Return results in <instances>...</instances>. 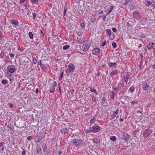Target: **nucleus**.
Masks as SVG:
<instances>
[{
	"label": "nucleus",
	"mask_w": 155,
	"mask_h": 155,
	"mask_svg": "<svg viewBox=\"0 0 155 155\" xmlns=\"http://www.w3.org/2000/svg\"><path fill=\"white\" fill-rule=\"evenodd\" d=\"M75 70V66L72 63L69 64L68 66V68L66 70L67 73L71 74L73 73Z\"/></svg>",
	"instance_id": "nucleus-1"
},
{
	"label": "nucleus",
	"mask_w": 155,
	"mask_h": 155,
	"mask_svg": "<svg viewBox=\"0 0 155 155\" xmlns=\"http://www.w3.org/2000/svg\"><path fill=\"white\" fill-rule=\"evenodd\" d=\"M152 130L149 128L145 129L143 131V137L146 140L147 139L151 133L152 132Z\"/></svg>",
	"instance_id": "nucleus-2"
},
{
	"label": "nucleus",
	"mask_w": 155,
	"mask_h": 155,
	"mask_svg": "<svg viewBox=\"0 0 155 155\" xmlns=\"http://www.w3.org/2000/svg\"><path fill=\"white\" fill-rule=\"evenodd\" d=\"M130 73L127 72H124L121 74L122 79L126 84H127V81L130 77Z\"/></svg>",
	"instance_id": "nucleus-3"
},
{
	"label": "nucleus",
	"mask_w": 155,
	"mask_h": 155,
	"mask_svg": "<svg viewBox=\"0 0 155 155\" xmlns=\"http://www.w3.org/2000/svg\"><path fill=\"white\" fill-rule=\"evenodd\" d=\"M106 34L109 36L110 39L113 40L115 38V35L113 33L111 32V30L110 29H107L105 30Z\"/></svg>",
	"instance_id": "nucleus-4"
},
{
	"label": "nucleus",
	"mask_w": 155,
	"mask_h": 155,
	"mask_svg": "<svg viewBox=\"0 0 155 155\" xmlns=\"http://www.w3.org/2000/svg\"><path fill=\"white\" fill-rule=\"evenodd\" d=\"M43 137V134L42 133L40 132L34 138V141L35 143H38L41 140Z\"/></svg>",
	"instance_id": "nucleus-5"
},
{
	"label": "nucleus",
	"mask_w": 155,
	"mask_h": 155,
	"mask_svg": "<svg viewBox=\"0 0 155 155\" xmlns=\"http://www.w3.org/2000/svg\"><path fill=\"white\" fill-rule=\"evenodd\" d=\"M133 17L137 20H139L141 18L139 12L137 10H134L133 12Z\"/></svg>",
	"instance_id": "nucleus-6"
},
{
	"label": "nucleus",
	"mask_w": 155,
	"mask_h": 155,
	"mask_svg": "<svg viewBox=\"0 0 155 155\" xmlns=\"http://www.w3.org/2000/svg\"><path fill=\"white\" fill-rule=\"evenodd\" d=\"M7 69L9 73H13L16 70L15 66L14 65H9L7 67Z\"/></svg>",
	"instance_id": "nucleus-7"
},
{
	"label": "nucleus",
	"mask_w": 155,
	"mask_h": 155,
	"mask_svg": "<svg viewBox=\"0 0 155 155\" xmlns=\"http://www.w3.org/2000/svg\"><path fill=\"white\" fill-rule=\"evenodd\" d=\"M91 129L93 133H96L100 131L101 129V127L97 125H95L94 126L91 127Z\"/></svg>",
	"instance_id": "nucleus-8"
},
{
	"label": "nucleus",
	"mask_w": 155,
	"mask_h": 155,
	"mask_svg": "<svg viewBox=\"0 0 155 155\" xmlns=\"http://www.w3.org/2000/svg\"><path fill=\"white\" fill-rule=\"evenodd\" d=\"M123 140L125 141L127 143H128L130 139V137L127 133L124 132L123 133Z\"/></svg>",
	"instance_id": "nucleus-9"
},
{
	"label": "nucleus",
	"mask_w": 155,
	"mask_h": 155,
	"mask_svg": "<svg viewBox=\"0 0 155 155\" xmlns=\"http://www.w3.org/2000/svg\"><path fill=\"white\" fill-rule=\"evenodd\" d=\"M150 84L145 81L142 84V88L144 91H147L150 88Z\"/></svg>",
	"instance_id": "nucleus-10"
},
{
	"label": "nucleus",
	"mask_w": 155,
	"mask_h": 155,
	"mask_svg": "<svg viewBox=\"0 0 155 155\" xmlns=\"http://www.w3.org/2000/svg\"><path fill=\"white\" fill-rule=\"evenodd\" d=\"M73 143L76 145L82 146L83 143L82 140L78 139H74L73 140Z\"/></svg>",
	"instance_id": "nucleus-11"
},
{
	"label": "nucleus",
	"mask_w": 155,
	"mask_h": 155,
	"mask_svg": "<svg viewBox=\"0 0 155 155\" xmlns=\"http://www.w3.org/2000/svg\"><path fill=\"white\" fill-rule=\"evenodd\" d=\"M119 112V109L117 108L115 111H113L111 112L112 114L111 115L110 120H112L114 119L116 116L118 114Z\"/></svg>",
	"instance_id": "nucleus-12"
},
{
	"label": "nucleus",
	"mask_w": 155,
	"mask_h": 155,
	"mask_svg": "<svg viewBox=\"0 0 155 155\" xmlns=\"http://www.w3.org/2000/svg\"><path fill=\"white\" fill-rule=\"evenodd\" d=\"M90 47V45L89 44L85 43L84 44L82 47V48L83 49V51L84 52H86L89 49Z\"/></svg>",
	"instance_id": "nucleus-13"
},
{
	"label": "nucleus",
	"mask_w": 155,
	"mask_h": 155,
	"mask_svg": "<svg viewBox=\"0 0 155 155\" xmlns=\"http://www.w3.org/2000/svg\"><path fill=\"white\" fill-rule=\"evenodd\" d=\"M100 51V49L98 48H95L92 51V53L95 55H97Z\"/></svg>",
	"instance_id": "nucleus-14"
},
{
	"label": "nucleus",
	"mask_w": 155,
	"mask_h": 155,
	"mask_svg": "<svg viewBox=\"0 0 155 155\" xmlns=\"http://www.w3.org/2000/svg\"><path fill=\"white\" fill-rule=\"evenodd\" d=\"M76 41L77 42H80L81 43H84L86 41L82 37L80 38H77Z\"/></svg>",
	"instance_id": "nucleus-15"
},
{
	"label": "nucleus",
	"mask_w": 155,
	"mask_h": 155,
	"mask_svg": "<svg viewBox=\"0 0 155 155\" xmlns=\"http://www.w3.org/2000/svg\"><path fill=\"white\" fill-rule=\"evenodd\" d=\"M154 43L153 42L150 43H149L147 46V48L149 49V50H152L154 48Z\"/></svg>",
	"instance_id": "nucleus-16"
},
{
	"label": "nucleus",
	"mask_w": 155,
	"mask_h": 155,
	"mask_svg": "<svg viewBox=\"0 0 155 155\" xmlns=\"http://www.w3.org/2000/svg\"><path fill=\"white\" fill-rule=\"evenodd\" d=\"M32 5H38L40 3L41 0H31Z\"/></svg>",
	"instance_id": "nucleus-17"
},
{
	"label": "nucleus",
	"mask_w": 155,
	"mask_h": 155,
	"mask_svg": "<svg viewBox=\"0 0 155 155\" xmlns=\"http://www.w3.org/2000/svg\"><path fill=\"white\" fill-rule=\"evenodd\" d=\"M11 23L12 25H18V22L17 20L15 19L10 20Z\"/></svg>",
	"instance_id": "nucleus-18"
},
{
	"label": "nucleus",
	"mask_w": 155,
	"mask_h": 155,
	"mask_svg": "<svg viewBox=\"0 0 155 155\" xmlns=\"http://www.w3.org/2000/svg\"><path fill=\"white\" fill-rule=\"evenodd\" d=\"M93 142L95 143H99L100 142V139L97 137H95L93 139Z\"/></svg>",
	"instance_id": "nucleus-19"
},
{
	"label": "nucleus",
	"mask_w": 155,
	"mask_h": 155,
	"mask_svg": "<svg viewBox=\"0 0 155 155\" xmlns=\"http://www.w3.org/2000/svg\"><path fill=\"white\" fill-rule=\"evenodd\" d=\"M117 73L118 72L116 70H114L110 73V75L111 77H113L117 74Z\"/></svg>",
	"instance_id": "nucleus-20"
},
{
	"label": "nucleus",
	"mask_w": 155,
	"mask_h": 155,
	"mask_svg": "<svg viewBox=\"0 0 155 155\" xmlns=\"http://www.w3.org/2000/svg\"><path fill=\"white\" fill-rule=\"evenodd\" d=\"M41 147L44 152H46L47 150V146L45 143H43L41 145Z\"/></svg>",
	"instance_id": "nucleus-21"
},
{
	"label": "nucleus",
	"mask_w": 155,
	"mask_h": 155,
	"mask_svg": "<svg viewBox=\"0 0 155 155\" xmlns=\"http://www.w3.org/2000/svg\"><path fill=\"white\" fill-rule=\"evenodd\" d=\"M68 129L66 127L64 128L61 130V132L62 134H65L67 133L68 132Z\"/></svg>",
	"instance_id": "nucleus-22"
},
{
	"label": "nucleus",
	"mask_w": 155,
	"mask_h": 155,
	"mask_svg": "<svg viewBox=\"0 0 155 155\" xmlns=\"http://www.w3.org/2000/svg\"><path fill=\"white\" fill-rule=\"evenodd\" d=\"M108 64L109 67H111L114 66L115 67L117 65V62H114V63H112L111 62H109Z\"/></svg>",
	"instance_id": "nucleus-23"
},
{
	"label": "nucleus",
	"mask_w": 155,
	"mask_h": 155,
	"mask_svg": "<svg viewBox=\"0 0 155 155\" xmlns=\"http://www.w3.org/2000/svg\"><path fill=\"white\" fill-rule=\"evenodd\" d=\"M135 90V88L134 86H131L129 89L128 91L131 93H133Z\"/></svg>",
	"instance_id": "nucleus-24"
},
{
	"label": "nucleus",
	"mask_w": 155,
	"mask_h": 155,
	"mask_svg": "<svg viewBox=\"0 0 155 155\" xmlns=\"http://www.w3.org/2000/svg\"><path fill=\"white\" fill-rule=\"evenodd\" d=\"M40 66L42 71L44 72L46 71L47 68L43 64L41 65Z\"/></svg>",
	"instance_id": "nucleus-25"
},
{
	"label": "nucleus",
	"mask_w": 155,
	"mask_h": 155,
	"mask_svg": "<svg viewBox=\"0 0 155 155\" xmlns=\"http://www.w3.org/2000/svg\"><path fill=\"white\" fill-rule=\"evenodd\" d=\"M54 90L55 88L54 86H51L49 89V91L51 93H53L54 91Z\"/></svg>",
	"instance_id": "nucleus-26"
},
{
	"label": "nucleus",
	"mask_w": 155,
	"mask_h": 155,
	"mask_svg": "<svg viewBox=\"0 0 155 155\" xmlns=\"http://www.w3.org/2000/svg\"><path fill=\"white\" fill-rule=\"evenodd\" d=\"M109 6L108 5H105L104 8V12H107L109 10Z\"/></svg>",
	"instance_id": "nucleus-27"
},
{
	"label": "nucleus",
	"mask_w": 155,
	"mask_h": 155,
	"mask_svg": "<svg viewBox=\"0 0 155 155\" xmlns=\"http://www.w3.org/2000/svg\"><path fill=\"white\" fill-rule=\"evenodd\" d=\"M4 143L2 142L0 143V150L3 151L4 150Z\"/></svg>",
	"instance_id": "nucleus-28"
},
{
	"label": "nucleus",
	"mask_w": 155,
	"mask_h": 155,
	"mask_svg": "<svg viewBox=\"0 0 155 155\" xmlns=\"http://www.w3.org/2000/svg\"><path fill=\"white\" fill-rule=\"evenodd\" d=\"M90 91L91 92H94L95 93L96 95H97L98 94L96 90L94 89L93 87H91L90 88Z\"/></svg>",
	"instance_id": "nucleus-29"
},
{
	"label": "nucleus",
	"mask_w": 155,
	"mask_h": 155,
	"mask_svg": "<svg viewBox=\"0 0 155 155\" xmlns=\"http://www.w3.org/2000/svg\"><path fill=\"white\" fill-rule=\"evenodd\" d=\"M153 3L152 2H151L148 0L146 1V2H145V4L147 6H149V5L152 4Z\"/></svg>",
	"instance_id": "nucleus-30"
},
{
	"label": "nucleus",
	"mask_w": 155,
	"mask_h": 155,
	"mask_svg": "<svg viewBox=\"0 0 155 155\" xmlns=\"http://www.w3.org/2000/svg\"><path fill=\"white\" fill-rule=\"evenodd\" d=\"M110 139L113 142H115L117 138L114 136H112L110 137Z\"/></svg>",
	"instance_id": "nucleus-31"
},
{
	"label": "nucleus",
	"mask_w": 155,
	"mask_h": 155,
	"mask_svg": "<svg viewBox=\"0 0 155 155\" xmlns=\"http://www.w3.org/2000/svg\"><path fill=\"white\" fill-rule=\"evenodd\" d=\"M114 91H112L111 92V94L110 95V98L112 99H114Z\"/></svg>",
	"instance_id": "nucleus-32"
},
{
	"label": "nucleus",
	"mask_w": 155,
	"mask_h": 155,
	"mask_svg": "<svg viewBox=\"0 0 155 155\" xmlns=\"http://www.w3.org/2000/svg\"><path fill=\"white\" fill-rule=\"evenodd\" d=\"M63 76H64V71H63L61 73V74H60V76L58 77V80L59 81H60L62 80V78L63 77Z\"/></svg>",
	"instance_id": "nucleus-33"
},
{
	"label": "nucleus",
	"mask_w": 155,
	"mask_h": 155,
	"mask_svg": "<svg viewBox=\"0 0 155 155\" xmlns=\"http://www.w3.org/2000/svg\"><path fill=\"white\" fill-rule=\"evenodd\" d=\"M37 151L38 153L41 154V148L40 147H38L37 148Z\"/></svg>",
	"instance_id": "nucleus-34"
},
{
	"label": "nucleus",
	"mask_w": 155,
	"mask_h": 155,
	"mask_svg": "<svg viewBox=\"0 0 155 155\" xmlns=\"http://www.w3.org/2000/svg\"><path fill=\"white\" fill-rule=\"evenodd\" d=\"M1 83L3 84H6L8 83V81L6 79H3Z\"/></svg>",
	"instance_id": "nucleus-35"
},
{
	"label": "nucleus",
	"mask_w": 155,
	"mask_h": 155,
	"mask_svg": "<svg viewBox=\"0 0 155 155\" xmlns=\"http://www.w3.org/2000/svg\"><path fill=\"white\" fill-rule=\"evenodd\" d=\"M28 35L30 38L32 39L33 38V35L32 33L31 32H29L28 33Z\"/></svg>",
	"instance_id": "nucleus-36"
},
{
	"label": "nucleus",
	"mask_w": 155,
	"mask_h": 155,
	"mask_svg": "<svg viewBox=\"0 0 155 155\" xmlns=\"http://www.w3.org/2000/svg\"><path fill=\"white\" fill-rule=\"evenodd\" d=\"M5 52L3 51H2L1 53H0V58H2L4 57V54Z\"/></svg>",
	"instance_id": "nucleus-37"
},
{
	"label": "nucleus",
	"mask_w": 155,
	"mask_h": 155,
	"mask_svg": "<svg viewBox=\"0 0 155 155\" xmlns=\"http://www.w3.org/2000/svg\"><path fill=\"white\" fill-rule=\"evenodd\" d=\"M96 120V118L95 117H94L92 119H91L90 120V123L91 124L93 123L94 121Z\"/></svg>",
	"instance_id": "nucleus-38"
},
{
	"label": "nucleus",
	"mask_w": 155,
	"mask_h": 155,
	"mask_svg": "<svg viewBox=\"0 0 155 155\" xmlns=\"http://www.w3.org/2000/svg\"><path fill=\"white\" fill-rule=\"evenodd\" d=\"M76 34L78 36H82L83 34V32L80 31H78L76 32Z\"/></svg>",
	"instance_id": "nucleus-39"
},
{
	"label": "nucleus",
	"mask_w": 155,
	"mask_h": 155,
	"mask_svg": "<svg viewBox=\"0 0 155 155\" xmlns=\"http://www.w3.org/2000/svg\"><path fill=\"white\" fill-rule=\"evenodd\" d=\"M70 47V46L68 45H66L63 47V49L64 50H66L68 49Z\"/></svg>",
	"instance_id": "nucleus-40"
},
{
	"label": "nucleus",
	"mask_w": 155,
	"mask_h": 155,
	"mask_svg": "<svg viewBox=\"0 0 155 155\" xmlns=\"http://www.w3.org/2000/svg\"><path fill=\"white\" fill-rule=\"evenodd\" d=\"M95 19H96V18H95V17L94 16V15H92L91 16V21L93 23L94 22L95 20Z\"/></svg>",
	"instance_id": "nucleus-41"
},
{
	"label": "nucleus",
	"mask_w": 155,
	"mask_h": 155,
	"mask_svg": "<svg viewBox=\"0 0 155 155\" xmlns=\"http://www.w3.org/2000/svg\"><path fill=\"white\" fill-rule=\"evenodd\" d=\"M112 89L114 91H118V90L119 89V88H118V87L117 86L116 87H115L114 86H113L112 87Z\"/></svg>",
	"instance_id": "nucleus-42"
},
{
	"label": "nucleus",
	"mask_w": 155,
	"mask_h": 155,
	"mask_svg": "<svg viewBox=\"0 0 155 155\" xmlns=\"http://www.w3.org/2000/svg\"><path fill=\"white\" fill-rule=\"evenodd\" d=\"M112 45L113 46V48L114 49L115 48L117 47V45L116 43L115 42H113L112 43Z\"/></svg>",
	"instance_id": "nucleus-43"
},
{
	"label": "nucleus",
	"mask_w": 155,
	"mask_h": 155,
	"mask_svg": "<svg viewBox=\"0 0 155 155\" xmlns=\"http://www.w3.org/2000/svg\"><path fill=\"white\" fill-rule=\"evenodd\" d=\"M85 132L87 133L92 132V131L91 129V127H90L89 129H86V130Z\"/></svg>",
	"instance_id": "nucleus-44"
},
{
	"label": "nucleus",
	"mask_w": 155,
	"mask_h": 155,
	"mask_svg": "<svg viewBox=\"0 0 155 155\" xmlns=\"http://www.w3.org/2000/svg\"><path fill=\"white\" fill-rule=\"evenodd\" d=\"M64 16H66V13L67 12V7L66 6H65L64 7Z\"/></svg>",
	"instance_id": "nucleus-45"
},
{
	"label": "nucleus",
	"mask_w": 155,
	"mask_h": 155,
	"mask_svg": "<svg viewBox=\"0 0 155 155\" xmlns=\"http://www.w3.org/2000/svg\"><path fill=\"white\" fill-rule=\"evenodd\" d=\"M33 62L34 64H35L37 63V60L35 57L32 58Z\"/></svg>",
	"instance_id": "nucleus-46"
},
{
	"label": "nucleus",
	"mask_w": 155,
	"mask_h": 155,
	"mask_svg": "<svg viewBox=\"0 0 155 155\" xmlns=\"http://www.w3.org/2000/svg\"><path fill=\"white\" fill-rule=\"evenodd\" d=\"M118 87L119 89H122V84L121 83H119L118 85Z\"/></svg>",
	"instance_id": "nucleus-47"
},
{
	"label": "nucleus",
	"mask_w": 155,
	"mask_h": 155,
	"mask_svg": "<svg viewBox=\"0 0 155 155\" xmlns=\"http://www.w3.org/2000/svg\"><path fill=\"white\" fill-rule=\"evenodd\" d=\"M103 13L104 12L102 10L101 11L99 12L98 13V15H100L99 17V18L101 17H102L101 15H102L103 14Z\"/></svg>",
	"instance_id": "nucleus-48"
},
{
	"label": "nucleus",
	"mask_w": 155,
	"mask_h": 155,
	"mask_svg": "<svg viewBox=\"0 0 155 155\" xmlns=\"http://www.w3.org/2000/svg\"><path fill=\"white\" fill-rule=\"evenodd\" d=\"M114 8V6L113 5L110 6V9H109V10H108V11L109 12H111V11L113 9V8Z\"/></svg>",
	"instance_id": "nucleus-49"
},
{
	"label": "nucleus",
	"mask_w": 155,
	"mask_h": 155,
	"mask_svg": "<svg viewBox=\"0 0 155 155\" xmlns=\"http://www.w3.org/2000/svg\"><path fill=\"white\" fill-rule=\"evenodd\" d=\"M92 101L94 102H96L97 101L96 98L94 97H93L92 99Z\"/></svg>",
	"instance_id": "nucleus-50"
},
{
	"label": "nucleus",
	"mask_w": 155,
	"mask_h": 155,
	"mask_svg": "<svg viewBox=\"0 0 155 155\" xmlns=\"http://www.w3.org/2000/svg\"><path fill=\"white\" fill-rule=\"evenodd\" d=\"M102 100L103 102H107L106 98L105 97H103L102 99Z\"/></svg>",
	"instance_id": "nucleus-51"
},
{
	"label": "nucleus",
	"mask_w": 155,
	"mask_h": 155,
	"mask_svg": "<svg viewBox=\"0 0 155 155\" xmlns=\"http://www.w3.org/2000/svg\"><path fill=\"white\" fill-rule=\"evenodd\" d=\"M137 103H138V101H133L131 102V104L132 105H134L135 104H137Z\"/></svg>",
	"instance_id": "nucleus-52"
},
{
	"label": "nucleus",
	"mask_w": 155,
	"mask_h": 155,
	"mask_svg": "<svg viewBox=\"0 0 155 155\" xmlns=\"http://www.w3.org/2000/svg\"><path fill=\"white\" fill-rule=\"evenodd\" d=\"M106 17L107 16L105 15H104L103 16V21H106Z\"/></svg>",
	"instance_id": "nucleus-53"
},
{
	"label": "nucleus",
	"mask_w": 155,
	"mask_h": 155,
	"mask_svg": "<svg viewBox=\"0 0 155 155\" xmlns=\"http://www.w3.org/2000/svg\"><path fill=\"white\" fill-rule=\"evenodd\" d=\"M27 139L28 140H31L32 139V138L31 136H29L27 137Z\"/></svg>",
	"instance_id": "nucleus-54"
},
{
	"label": "nucleus",
	"mask_w": 155,
	"mask_h": 155,
	"mask_svg": "<svg viewBox=\"0 0 155 155\" xmlns=\"http://www.w3.org/2000/svg\"><path fill=\"white\" fill-rule=\"evenodd\" d=\"M80 25L82 28H84L85 26V25L84 22H82L80 23Z\"/></svg>",
	"instance_id": "nucleus-55"
},
{
	"label": "nucleus",
	"mask_w": 155,
	"mask_h": 155,
	"mask_svg": "<svg viewBox=\"0 0 155 155\" xmlns=\"http://www.w3.org/2000/svg\"><path fill=\"white\" fill-rule=\"evenodd\" d=\"M21 154L22 155H25V149L24 148L22 149V151L21 152Z\"/></svg>",
	"instance_id": "nucleus-56"
},
{
	"label": "nucleus",
	"mask_w": 155,
	"mask_h": 155,
	"mask_svg": "<svg viewBox=\"0 0 155 155\" xmlns=\"http://www.w3.org/2000/svg\"><path fill=\"white\" fill-rule=\"evenodd\" d=\"M17 88L19 89L21 86V84L19 82H18V83H17Z\"/></svg>",
	"instance_id": "nucleus-57"
},
{
	"label": "nucleus",
	"mask_w": 155,
	"mask_h": 155,
	"mask_svg": "<svg viewBox=\"0 0 155 155\" xmlns=\"http://www.w3.org/2000/svg\"><path fill=\"white\" fill-rule=\"evenodd\" d=\"M139 55L141 57V62H142V60H143V55L141 53H140Z\"/></svg>",
	"instance_id": "nucleus-58"
},
{
	"label": "nucleus",
	"mask_w": 155,
	"mask_h": 155,
	"mask_svg": "<svg viewBox=\"0 0 155 155\" xmlns=\"http://www.w3.org/2000/svg\"><path fill=\"white\" fill-rule=\"evenodd\" d=\"M37 16V14L35 13H33V20H35V17Z\"/></svg>",
	"instance_id": "nucleus-59"
},
{
	"label": "nucleus",
	"mask_w": 155,
	"mask_h": 155,
	"mask_svg": "<svg viewBox=\"0 0 155 155\" xmlns=\"http://www.w3.org/2000/svg\"><path fill=\"white\" fill-rule=\"evenodd\" d=\"M140 37L143 38H145V35H144V34L143 33L140 34Z\"/></svg>",
	"instance_id": "nucleus-60"
},
{
	"label": "nucleus",
	"mask_w": 155,
	"mask_h": 155,
	"mask_svg": "<svg viewBox=\"0 0 155 155\" xmlns=\"http://www.w3.org/2000/svg\"><path fill=\"white\" fill-rule=\"evenodd\" d=\"M112 29L114 33H116L117 32V29L115 28H112Z\"/></svg>",
	"instance_id": "nucleus-61"
},
{
	"label": "nucleus",
	"mask_w": 155,
	"mask_h": 155,
	"mask_svg": "<svg viewBox=\"0 0 155 155\" xmlns=\"http://www.w3.org/2000/svg\"><path fill=\"white\" fill-rule=\"evenodd\" d=\"M107 44L106 40L104 41L102 43V46L103 47L104 46Z\"/></svg>",
	"instance_id": "nucleus-62"
},
{
	"label": "nucleus",
	"mask_w": 155,
	"mask_h": 155,
	"mask_svg": "<svg viewBox=\"0 0 155 155\" xmlns=\"http://www.w3.org/2000/svg\"><path fill=\"white\" fill-rule=\"evenodd\" d=\"M9 55L12 58H14L15 56V54L12 53L9 54Z\"/></svg>",
	"instance_id": "nucleus-63"
},
{
	"label": "nucleus",
	"mask_w": 155,
	"mask_h": 155,
	"mask_svg": "<svg viewBox=\"0 0 155 155\" xmlns=\"http://www.w3.org/2000/svg\"><path fill=\"white\" fill-rule=\"evenodd\" d=\"M130 0H126L125 1V2L124 3V5H127L129 2Z\"/></svg>",
	"instance_id": "nucleus-64"
}]
</instances>
